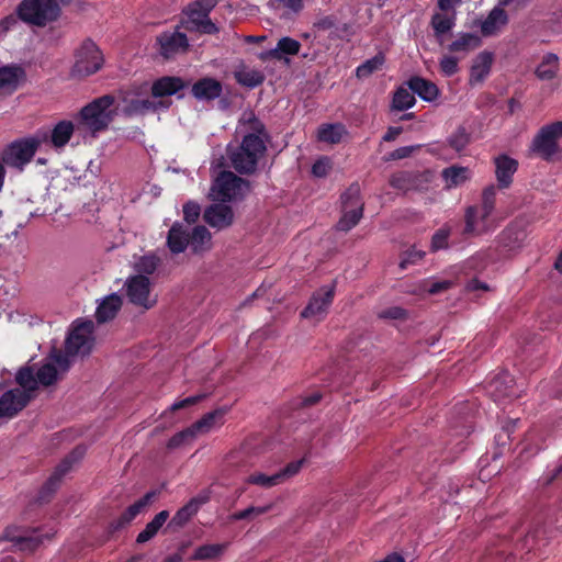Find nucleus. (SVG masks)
I'll list each match as a JSON object with an SVG mask.
<instances>
[{
  "mask_svg": "<svg viewBox=\"0 0 562 562\" xmlns=\"http://www.w3.org/2000/svg\"><path fill=\"white\" fill-rule=\"evenodd\" d=\"M127 285L128 301L145 310H149L157 303V294L151 293L153 283H124Z\"/></svg>",
  "mask_w": 562,
  "mask_h": 562,
  "instance_id": "nucleus-19",
  "label": "nucleus"
},
{
  "mask_svg": "<svg viewBox=\"0 0 562 562\" xmlns=\"http://www.w3.org/2000/svg\"><path fill=\"white\" fill-rule=\"evenodd\" d=\"M266 77L260 70H248L237 75V81L247 88L254 89L263 83Z\"/></svg>",
  "mask_w": 562,
  "mask_h": 562,
  "instance_id": "nucleus-46",
  "label": "nucleus"
},
{
  "mask_svg": "<svg viewBox=\"0 0 562 562\" xmlns=\"http://www.w3.org/2000/svg\"><path fill=\"white\" fill-rule=\"evenodd\" d=\"M156 491L147 492L143 497L130 505L117 518L110 521L109 533H114L130 525L156 497Z\"/></svg>",
  "mask_w": 562,
  "mask_h": 562,
  "instance_id": "nucleus-16",
  "label": "nucleus"
},
{
  "mask_svg": "<svg viewBox=\"0 0 562 562\" xmlns=\"http://www.w3.org/2000/svg\"><path fill=\"white\" fill-rule=\"evenodd\" d=\"M31 401V394L19 387L11 389L0 396V418H13Z\"/></svg>",
  "mask_w": 562,
  "mask_h": 562,
  "instance_id": "nucleus-14",
  "label": "nucleus"
},
{
  "mask_svg": "<svg viewBox=\"0 0 562 562\" xmlns=\"http://www.w3.org/2000/svg\"><path fill=\"white\" fill-rule=\"evenodd\" d=\"M71 355H68L66 350H65V352H63L61 350H56V349L50 355L55 364H57L61 371H67L69 369V367H70L69 357Z\"/></svg>",
  "mask_w": 562,
  "mask_h": 562,
  "instance_id": "nucleus-59",
  "label": "nucleus"
},
{
  "mask_svg": "<svg viewBox=\"0 0 562 562\" xmlns=\"http://www.w3.org/2000/svg\"><path fill=\"white\" fill-rule=\"evenodd\" d=\"M305 462L306 457H303L300 460L289 462L283 469H281L280 471L272 475H267L263 473H254L248 477L247 481L248 483L254 485L262 487H272L296 475L301 471Z\"/></svg>",
  "mask_w": 562,
  "mask_h": 562,
  "instance_id": "nucleus-13",
  "label": "nucleus"
},
{
  "mask_svg": "<svg viewBox=\"0 0 562 562\" xmlns=\"http://www.w3.org/2000/svg\"><path fill=\"white\" fill-rule=\"evenodd\" d=\"M188 86L180 77L164 76L155 80L151 85V94L154 98L170 97L184 89Z\"/></svg>",
  "mask_w": 562,
  "mask_h": 562,
  "instance_id": "nucleus-22",
  "label": "nucleus"
},
{
  "mask_svg": "<svg viewBox=\"0 0 562 562\" xmlns=\"http://www.w3.org/2000/svg\"><path fill=\"white\" fill-rule=\"evenodd\" d=\"M75 132V125L71 121H59L50 131V134H44L42 142H49L55 148L65 147Z\"/></svg>",
  "mask_w": 562,
  "mask_h": 562,
  "instance_id": "nucleus-26",
  "label": "nucleus"
},
{
  "mask_svg": "<svg viewBox=\"0 0 562 562\" xmlns=\"http://www.w3.org/2000/svg\"><path fill=\"white\" fill-rule=\"evenodd\" d=\"M495 175L499 189H507L513 182V176L517 171V160L507 155H499L495 158Z\"/></svg>",
  "mask_w": 562,
  "mask_h": 562,
  "instance_id": "nucleus-23",
  "label": "nucleus"
},
{
  "mask_svg": "<svg viewBox=\"0 0 562 562\" xmlns=\"http://www.w3.org/2000/svg\"><path fill=\"white\" fill-rule=\"evenodd\" d=\"M488 392L494 397V401L502 398L515 397V380L508 372L497 374L488 384Z\"/></svg>",
  "mask_w": 562,
  "mask_h": 562,
  "instance_id": "nucleus-21",
  "label": "nucleus"
},
{
  "mask_svg": "<svg viewBox=\"0 0 562 562\" xmlns=\"http://www.w3.org/2000/svg\"><path fill=\"white\" fill-rule=\"evenodd\" d=\"M160 259L154 254L142 256L134 266L137 274L130 276L125 281H150L148 276H151L158 268Z\"/></svg>",
  "mask_w": 562,
  "mask_h": 562,
  "instance_id": "nucleus-32",
  "label": "nucleus"
},
{
  "mask_svg": "<svg viewBox=\"0 0 562 562\" xmlns=\"http://www.w3.org/2000/svg\"><path fill=\"white\" fill-rule=\"evenodd\" d=\"M453 25H454L453 19H451L447 15L436 13L431 18V26H432L436 35H442V34L448 33L449 31L452 30Z\"/></svg>",
  "mask_w": 562,
  "mask_h": 562,
  "instance_id": "nucleus-51",
  "label": "nucleus"
},
{
  "mask_svg": "<svg viewBox=\"0 0 562 562\" xmlns=\"http://www.w3.org/2000/svg\"><path fill=\"white\" fill-rule=\"evenodd\" d=\"M201 214V207L198 203L189 201L183 205V218L189 224L198 221Z\"/></svg>",
  "mask_w": 562,
  "mask_h": 562,
  "instance_id": "nucleus-56",
  "label": "nucleus"
},
{
  "mask_svg": "<svg viewBox=\"0 0 562 562\" xmlns=\"http://www.w3.org/2000/svg\"><path fill=\"white\" fill-rule=\"evenodd\" d=\"M247 131L238 146L228 149L232 167L240 175H252L267 151L269 134L265 124L254 114L244 122Z\"/></svg>",
  "mask_w": 562,
  "mask_h": 562,
  "instance_id": "nucleus-1",
  "label": "nucleus"
},
{
  "mask_svg": "<svg viewBox=\"0 0 562 562\" xmlns=\"http://www.w3.org/2000/svg\"><path fill=\"white\" fill-rule=\"evenodd\" d=\"M26 74L22 66L16 64L0 67V89L12 94L19 87L20 81L25 80Z\"/></svg>",
  "mask_w": 562,
  "mask_h": 562,
  "instance_id": "nucleus-24",
  "label": "nucleus"
},
{
  "mask_svg": "<svg viewBox=\"0 0 562 562\" xmlns=\"http://www.w3.org/2000/svg\"><path fill=\"white\" fill-rule=\"evenodd\" d=\"M103 64L102 52L92 40L87 38L76 52L72 72L75 76L88 77L99 71Z\"/></svg>",
  "mask_w": 562,
  "mask_h": 562,
  "instance_id": "nucleus-9",
  "label": "nucleus"
},
{
  "mask_svg": "<svg viewBox=\"0 0 562 562\" xmlns=\"http://www.w3.org/2000/svg\"><path fill=\"white\" fill-rule=\"evenodd\" d=\"M416 103L414 93L409 92L408 89L400 87L393 94L392 109L396 111H405L413 108Z\"/></svg>",
  "mask_w": 562,
  "mask_h": 562,
  "instance_id": "nucleus-40",
  "label": "nucleus"
},
{
  "mask_svg": "<svg viewBox=\"0 0 562 562\" xmlns=\"http://www.w3.org/2000/svg\"><path fill=\"white\" fill-rule=\"evenodd\" d=\"M558 71L559 57L553 53H548L543 56L535 74L540 80H552L557 77Z\"/></svg>",
  "mask_w": 562,
  "mask_h": 562,
  "instance_id": "nucleus-36",
  "label": "nucleus"
},
{
  "mask_svg": "<svg viewBox=\"0 0 562 562\" xmlns=\"http://www.w3.org/2000/svg\"><path fill=\"white\" fill-rule=\"evenodd\" d=\"M331 169V160L327 156L318 158L312 166V175L316 178H324Z\"/></svg>",
  "mask_w": 562,
  "mask_h": 562,
  "instance_id": "nucleus-54",
  "label": "nucleus"
},
{
  "mask_svg": "<svg viewBox=\"0 0 562 562\" xmlns=\"http://www.w3.org/2000/svg\"><path fill=\"white\" fill-rule=\"evenodd\" d=\"M508 14L501 7H494L486 19L480 23L481 34L485 37L495 35L502 26L508 23Z\"/></svg>",
  "mask_w": 562,
  "mask_h": 562,
  "instance_id": "nucleus-27",
  "label": "nucleus"
},
{
  "mask_svg": "<svg viewBox=\"0 0 562 562\" xmlns=\"http://www.w3.org/2000/svg\"><path fill=\"white\" fill-rule=\"evenodd\" d=\"M167 245L173 254H180L188 247L189 234L180 224L176 223L169 229Z\"/></svg>",
  "mask_w": 562,
  "mask_h": 562,
  "instance_id": "nucleus-33",
  "label": "nucleus"
},
{
  "mask_svg": "<svg viewBox=\"0 0 562 562\" xmlns=\"http://www.w3.org/2000/svg\"><path fill=\"white\" fill-rule=\"evenodd\" d=\"M228 411L229 408L224 406L204 414L199 420L194 422L191 427L196 436L199 434L209 432L212 427L228 413Z\"/></svg>",
  "mask_w": 562,
  "mask_h": 562,
  "instance_id": "nucleus-34",
  "label": "nucleus"
},
{
  "mask_svg": "<svg viewBox=\"0 0 562 562\" xmlns=\"http://www.w3.org/2000/svg\"><path fill=\"white\" fill-rule=\"evenodd\" d=\"M424 256H425V252L423 250L416 249L415 246L411 247L409 249H407L406 251H404L401 255V259L398 262V269L405 270L409 266L416 265L417 262L422 261Z\"/></svg>",
  "mask_w": 562,
  "mask_h": 562,
  "instance_id": "nucleus-50",
  "label": "nucleus"
},
{
  "mask_svg": "<svg viewBox=\"0 0 562 562\" xmlns=\"http://www.w3.org/2000/svg\"><path fill=\"white\" fill-rule=\"evenodd\" d=\"M458 63L459 59L454 56H443L439 63L440 71L446 77H451L459 70Z\"/></svg>",
  "mask_w": 562,
  "mask_h": 562,
  "instance_id": "nucleus-55",
  "label": "nucleus"
},
{
  "mask_svg": "<svg viewBox=\"0 0 562 562\" xmlns=\"http://www.w3.org/2000/svg\"><path fill=\"white\" fill-rule=\"evenodd\" d=\"M205 397L204 394L193 395L186 397L183 400H180L171 405V411H179L186 407H189L191 405L198 404L200 401H202Z\"/></svg>",
  "mask_w": 562,
  "mask_h": 562,
  "instance_id": "nucleus-61",
  "label": "nucleus"
},
{
  "mask_svg": "<svg viewBox=\"0 0 562 562\" xmlns=\"http://www.w3.org/2000/svg\"><path fill=\"white\" fill-rule=\"evenodd\" d=\"M301 43L292 37H281L277 43V50L279 60L283 59L284 56H295L300 53Z\"/></svg>",
  "mask_w": 562,
  "mask_h": 562,
  "instance_id": "nucleus-44",
  "label": "nucleus"
},
{
  "mask_svg": "<svg viewBox=\"0 0 562 562\" xmlns=\"http://www.w3.org/2000/svg\"><path fill=\"white\" fill-rule=\"evenodd\" d=\"M342 216L337 223V229L348 232L353 228L362 217L363 203L360 199V187L352 183L341 194Z\"/></svg>",
  "mask_w": 562,
  "mask_h": 562,
  "instance_id": "nucleus-8",
  "label": "nucleus"
},
{
  "mask_svg": "<svg viewBox=\"0 0 562 562\" xmlns=\"http://www.w3.org/2000/svg\"><path fill=\"white\" fill-rule=\"evenodd\" d=\"M419 146H403L390 153V159L400 160L409 157Z\"/></svg>",
  "mask_w": 562,
  "mask_h": 562,
  "instance_id": "nucleus-62",
  "label": "nucleus"
},
{
  "mask_svg": "<svg viewBox=\"0 0 562 562\" xmlns=\"http://www.w3.org/2000/svg\"><path fill=\"white\" fill-rule=\"evenodd\" d=\"M71 0H22L15 8V12L25 24L44 27L55 22L60 15V3H69Z\"/></svg>",
  "mask_w": 562,
  "mask_h": 562,
  "instance_id": "nucleus-2",
  "label": "nucleus"
},
{
  "mask_svg": "<svg viewBox=\"0 0 562 562\" xmlns=\"http://www.w3.org/2000/svg\"><path fill=\"white\" fill-rule=\"evenodd\" d=\"M15 380L18 384L22 387L21 390L30 393L31 391L36 390L37 381L36 375H34L31 368H22L18 371Z\"/></svg>",
  "mask_w": 562,
  "mask_h": 562,
  "instance_id": "nucleus-48",
  "label": "nucleus"
},
{
  "mask_svg": "<svg viewBox=\"0 0 562 562\" xmlns=\"http://www.w3.org/2000/svg\"><path fill=\"white\" fill-rule=\"evenodd\" d=\"M196 437V434L192 429V427H188L181 431H178L175 434L167 443V447L169 449H176L179 448L186 443L192 442Z\"/></svg>",
  "mask_w": 562,
  "mask_h": 562,
  "instance_id": "nucleus-49",
  "label": "nucleus"
},
{
  "mask_svg": "<svg viewBox=\"0 0 562 562\" xmlns=\"http://www.w3.org/2000/svg\"><path fill=\"white\" fill-rule=\"evenodd\" d=\"M482 45V40L479 35L473 33H462L457 40L449 44L448 49L451 53H469L479 48Z\"/></svg>",
  "mask_w": 562,
  "mask_h": 562,
  "instance_id": "nucleus-35",
  "label": "nucleus"
},
{
  "mask_svg": "<svg viewBox=\"0 0 562 562\" xmlns=\"http://www.w3.org/2000/svg\"><path fill=\"white\" fill-rule=\"evenodd\" d=\"M385 63V57L382 53H378L370 59H367L361 65H359L356 69V75L358 78H367L371 76L376 70L381 69V67Z\"/></svg>",
  "mask_w": 562,
  "mask_h": 562,
  "instance_id": "nucleus-41",
  "label": "nucleus"
},
{
  "mask_svg": "<svg viewBox=\"0 0 562 562\" xmlns=\"http://www.w3.org/2000/svg\"><path fill=\"white\" fill-rule=\"evenodd\" d=\"M335 25H336V20H335V18H333L330 15L323 16L314 23V26L321 31L331 30L333 27H335Z\"/></svg>",
  "mask_w": 562,
  "mask_h": 562,
  "instance_id": "nucleus-64",
  "label": "nucleus"
},
{
  "mask_svg": "<svg viewBox=\"0 0 562 562\" xmlns=\"http://www.w3.org/2000/svg\"><path fill=\"white\" fill-rule=\"evenodd\" d=\"M205 499L191 498L184 506L179 508L167 525V529L177 530L182 528L198 513L200 505Z\"/></svg>",
  "mask_w": 562,
  "mask_h": 562,
  "instance_id": "nucleus-30",
  "label": "nucleus"
},
{
  "mask_svg": "<svg viewBox=\"0 0 562 562\" xmlns=\"http://www.w3.org/2000/svg\"><path fill=\"white\" fill-rule=\"evenodd\" d=\"M226 544L215 543V544H203L196 548L191 560H211L218 558L225 550Z\"/></svg>",
  "mask_w": 562,
  "mask_h": 562,
  "instance_id": "nucleus-43",
  "label": "nucleus"
},
{
  "mask_svg": "<svg viewBox=\"0 0 562 562\" xmlns=\"http://www.w3.org/2000/svg\"><path fill=\"white\" fill-rule=\"evenodd\" d=\"M249 191V181L232 171H222L214 179L209 196L215 202H231L243 199Z\"/></svg>",
  "mask_w": 562,
  "mask_h": 562,
  "instance_id": "nucleus-4",
  "label": "nucleus"
},
{
  "mask_svg": "<svg viewBox=\"0 0 562 562\" xmlns=\"http://www.w3.org/2000/svg\"><path fill=\"white\" fill-rule=\"evenodd\" d=\"M11 541L21 551L33 552L43 543V535L34 531L32 533L14 536L11 538Z\"/></svg>",
  "mask_w": 562,
  "mask_h": 562,
  "instance_id": "nucleus-38",
  "label": "nucleus"
},
{
  "mask_svg": "<svg viewBox=\"0 0 562 562\" xmlns=\"http://www.w3.org/2000/svg\"><path fill=\"white\" fill-rule=\"evenodd\" d=\"M225 202L214 203L205 209L203 218L212 227L223 229L233 224V209L224 204Z\"/></svg>",
  "mask_w": 562,
  "mask_h": 562,
  "instance_id": "nucleus-18",
  "label": "nucleus"
},
{
  "mask_svg": "<svg viewBox=\"0 0 562 562\" xmlns=\"http://www.w3.org/2000/svg\"><path fill=\"white\" fill-rule=\"evenodd\" d=\"M159 46V53L166 59L173 57L179 53H184L189 48V40L187 35L179 31H165L156 37Z\"/></svg>",
  "mask_w": 562,
  "mask_h": 562,
  "instance_id": "nucleus-15",
  "label": "nucleus"
},
{
  "mask_svg": "<svg viewBox=\"0 0 562 562\" xmlns=\"http://www.w3.org/2000/svg\"><path fill=\"white\" fill-rule=\"evenodd\" d=\"M493 64L491 52H481L473 60L470 69V85L481 83L488 76Z\"/></svg>",
  "mask_w": 562,
  "mask_h": 562,
  "instance_id": "nucleus-28",
  "label": "nucleus"
},
{
  "mask_svg": "<svg viewBox=\"0 0 562 562\" xmlns=\"http://www.w3.org/2000/svg\"><path fill=\"white\" fill-rule=\"evenodd\" d=\"M496 203V188L486 187L482 192V203L480 206L472 205L465 211V235H479L485 231V221L492 215Z\"/></svg>",
  "mask_w": 562,
  "mask_h": 562,
  "instance_id": "nucleus-5",
  "label": "nucleus"
},
{
  "mask_svg": "<svg viewBox=\"0 0 562 562\" xmlns=\"http://www.w3.org/2000/svg\"><path fill=\"white\" fill-rule=\"evenodd\" d=\"M376 316L383 321H405L408 312L400 306H390L378 312Z\"/></svg>",
  "mask_w": 562,
  "mask_h": 562,
  "instance_id": "nucleus-53",
  "label": "nucleus"
},
{
  "mask_svg": "<svg viewBox=\"0 0 562 562\" xmlns=\"http://www.w3.org/2000/svg\"><path fill=\"white\" fill-rule=\"evenodd\" d=\"M160 529H158L151 521L147 522V525L145 526L144 530H142L137 537H136V542L137 543H145L147 541H149L150 539H153L159 531Z\"/></svg>",
  "mask_w": 562,
  "mask_h": 562,
  "instance_id": "nucleus-60",
  "label": "nucleus"
},
{
  "mask_svg": "<svg viewBox=\"0 0 562 562\" xmlns=\"http://www.w3.org/2000/svg\"><path fill=\"white\" fill-rule=\"evenodd\" d=\"M83 449H74L53 471L46 482L40 488L35 503L43 505L52 501L55 493L60 486L63 477L70 471L72 464L80 460L83 456Z\"/></svg>",
  "mask_w": 562,
  "mask_h": 562,
  "instance_id": "nucleus-7",
  "label": "nucleus"
},
{
  "mask_svg": "<svg viewBox=\"0 0 562 562\" xmlns=\"http://www.w3.org/2000/svg\"><path fill=\"white\" fill-rule=\"evenodd\" d=\"M223 91L222 83L211 77H204L193 83L191 88L192 95L198 100H215Z\"/></svg>",
  "mask_w": 562,
  "mask_h": 562,
  "instance_id": "nucleus-25",
  "label": "nucleus"
},
{
  "mask_svg": "<svg viewBox=\"0 0 562 562\" xmlns=\"http://www.w3.org/2000/svg\"><path fill=\"white\" fill-rule=\"evenodd\" d=\"M335 296V283L322 286L310 299L301 312V317L318 323L325 318Z\"/></svg>",
  "mask_w": 562,
  "mask_h": 562,
  "instance_id": "nucleus-12",
  "label": "nucleus"
},
{
  "mask_svg": "<svg viewBox=\"0 0 562 562\" xmlns=\"http://www.w3.org/2000/svg\"><path fill=\"white\" fill-rule=\"evenodd\" d=\"M188 31H198L202 34H216L218 33V27L211 21L207 16L206 19L199 21V24L195 27L186 26Z\"/></svg>",
  "mask_w": 562,
  "mask_h": 562,
  "instance_id": "nucleus-58",
  "label": "nucleus"
},
{
  "mask_svg": "<svg viewBox=\"0 0 562 562\" xmlns=\"http://www.w3.org/2000/svg\"><path fill=\"white\" fill-rule=\"evenodd\" d=\"M20 18L18 16L16 12L7 15L0 21V31L8 32L11 29H13L16 24Z\"/></svg>",
  "mask_w": 562,
  "mask_h": 562,
  "instance_id": "nucleus-63",
  "label": "nucleus"
},
{
  "mask_svg": "<svg viewBox=\"0 0 562 562\" xmlns=\"http://www.w3.org/2000/svg\"><path fill=\"white\" fill-rule=\"evenodd\" d=\"M114 102L115 98L111 94L94 99L80 110L79 124L92 134L105 131L115 116L112 109Z\"/></svg>",
  "mask_w": 562,
  "mask_h": 562,
  "instance_id": "nucleus-3",
  "label": "nucleus"
},
{
  "mask_svg": "<svg viewBox=\"0 0 562 562\" xmlns=\"http://www.w3.org/2000/svg\"><path fill=\"white\" fill-rule=\"evenodd\" d=\"M441 175L447 187L452 188L464 183L469 179V169L465 167L450 166L445 168Z\"/></svg>",
  "mask_w": 562,
  "mask_h": 562,
  "instance_id": "nucleus-39",
  "label": "nucleus"
},
{
  "mask_svg": "<svg viewBox=\"0 0 562 562\" xmlns=\"http://www.w3.org/2000/svg\"><path fill=\"white\" fill-rule=\"evenodd\" d=\"M41 139L35 137L23 138L9 144L1 154V162L20 170L34 157Z\"/></svg>",
  "mask_w": 562,
  "mask_h": 562,
  "instance_id": "nucleus-10",
  "label": "nucleus"
},
{
  "mask_svg": "<svg viewBox=\"0 0 562 562\" xmlns=\"http://www.w3.org/2000/svg\"><path fill=\"white\" fill-rule=\"evenodd\" d=\"M122 306L120 295L112 293L108 295L97 307L95 319L98 324H104L112 321Z\"/></svg>",
  "mask_w": 562,
  "mask_h": 562,
  "instance_id": "nucleus-31",
  "label": "nucleus"
},
{
  "mask_svg": "<svg viewBox=\"0 0 562 562\" xmlns=\"http://www.w3.org/2000/svg\"><path fill=\"white\" fill-rule=\"evenodd\" d=\"M408 89L416 93L420 99L427 102L435 101L439 95V89L430 80L419 76H413L407 81Z\"/></svg>",
  "mask_w": 562,
  "mask_h": 562,
  "instance_id": "nucleus-29",
  "label": "nucleus"
},
{
  "mask_svg": "<svg viewBox=\"0 0 562 562\" xmlns=\"http://www.w3.org/2000/svg\"><path fill=\"white\" fill-rule=\"evenodd\" d=\"M450 237V229L448 227H441L437 229L430 241V250L436 252L448 247V240Z\"/></svg>",
  "mask_w": 562,
  "mask_h": 562,
  "instance_id": "nucleus-52",
  "label": "nucleus"
},
{
  "mask_svg": "<svg viewBox=\"0 0 562 562\" xmlns=\"http://www.w3.org/2000/svg\"><path fill=\"white\" fill-rule=\"evenodd\" d=\"M36 381L44 386L53 385L57 381V369L54 363L43 364L36 372Z\"/></svg>",
  "mask_w": 562,
  "mask_h": 562,
  "instance_id": "nucleus-47",
  "label": "nucleus"
},
{
  "mask_svg": "<svg viewBox=\"0 0 562 562\" xmlns=\"http://www.w3.org/2000/svg\"><path fill=\"white\" fill-rule=\"evenodd\" d=\"M189 20L186 23V26L195 27L199 24V21L206 19V15H203V11L199 8L196 3H193L188 10Z\"/></svg>",
  "mask_w": 562,
  "mask_h": 562,
  "instance_id": "nucleus-57",
  "label": "nucleus"
},
{
  "mask_svg": "<svg viewBox=\"0 0 562 562\" xmlns=\"http://www.w3.org/2000/svg\"><path fill=\"white\" fill-rule=\"evenodd\" d=\"M470 143V134L464 126L458 128L448 137L449 146L456 151L463 150Z\"/></svg>",
  "mask_w": 562,
  "mask_h": 562,
  "instance_id": "nucleus-45",
  "label": "nucleus"
},
{
  "mask_svg": "<svg viewBox=\"0 0 562 562\" xmlns=\"http://www.w3.org/2000/svg\"><path fill=\"white\" fill-rule=\"evenodd\" d=\"M94 322L92 319L78 318L72 323L66 341L65 350L68 355L87 356L94 346Z\"/></svg>",
  "mask_w": 562,
  "mask_h": 562,
  "instance_id": "nucleus-6",
  "label": "nucleus"
},
{
  "mask_svg": "<svg viewBox=\"0 0 562 562\" xmlns=\"http://www.w3.org/2000/svg\"><path fill=\"white\" fill-rule=\"evenodd\" d=\"M562 138V121L542 126L531 143L532 151L549 160L559 149L558 140Z\"/></svg>",
  "mask_w": 562,
  "mask_h": 562,
  "instance_id": "nucleus-11",
  "label": "nucleus"
},
{
  "mask_svg": "<svg viewBox=\"0 0 562 562\" xmlns=\"http://www.w3.org/2000/svg\"><path fill=\"white\" fill-rule=\"evenodd\" d=\"M526 236V231L522 227L517 224H510L499 235L498 246L502 251L509 255L521 248Z\"/></svg>",
  "mask_w": 562,
  "mask_h": 562,
  "instance_id": "nucleus-20",
  "label": "nucleus"
},
{
  "mask_svg": "<svg viewBox=\"0 0 562 562\" xmlns=\"http://www.w3.org/2000/svg\"><path fill=\"white\" fill-rule=\"evenodd\" d=\"M345 133L346 128L342 124H322L317 130V139L326 144H338Z\"/></svg>",
  "mask_w": 562,
  "mask_h": 562,
  "instance_id": "nucleus-37",
  "label": "nucleus"
},
{
  "mask_svg": "<svg viewBox=\"0 0 562 562\" xmlns=\"http://www.w3.org/2000/svg\"><path fill=\"white\" fill-rule=\"evenodd\" d=\"M211 240V234L205 226H195L191 234H189V245L194 252L204 249V245Z\"/></svg>",
  "mask_w": 562,
  "mask_h": 562,
  "instance_id": "nucleus-42",
  "label": "nucleus"
},
{
  "mask_svg": "<svg viewBox=\"0 0 562 562\" xmlns=\"http://www.w3.org/2000/svg\"><path fill=\"white\" fill-rule=\"evenodd\" d=\"M427 181L428 178L425 172L401 170L394 172L390 177L389 183L394 189L409 191L420 190L423 188V183Z\"/></svg>",
  "mask_w": 562,
  "mask_h": 562,
  "instance_id": "nucleus-17",
  "label": "nucleus"
}]
</instances>
